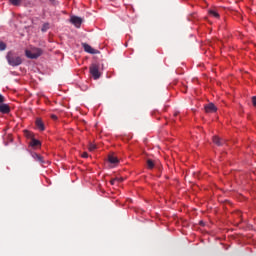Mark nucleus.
<instances>
[{"label":"nucleus","instance_id":"obj_18","mask_svg":"<svg viewBox=\"0 0 256 256\" xmlns=\"http://www.w3.org/2000/svg\"><path fill=\"white\" fill-rule=\"evenodd\" d=\"M7 49V44L5 42H0V51H5Z\"/></svg>","mask_w":256,"mask_h":256},{"label":"nucleus","instance_id":"obj_25","mask_svg":"<svg viewBox=\"0 0 256 256\" xmlns=\"http://www.w3.org/2000/svg\"><path fill=\"white\" fill-rule=\"evenodd\" d=\"M52 119H57V116L56 115H52Z\"/></svg>","mask_w":256,"mask_h":256},{"label":"nucleus","instance_id":"obj_21","mask_svg":"<svg viewBox=\"0 0 256 256\" xmlns=\"http://www.w3.org/2000/svg\"><path fill=\"white\" fill-rule=\"evenodd\" d=\"M117 178H113L110 180L111 185H115L117 183Z\"/></svg>","mask_w":256,"mask_h":256},{"label":"nucleus","instance_id":"obj_10","mask_svg":"<svg viewBox=\"0 0 256 256\" xmlns=\"http://www.w3.org/2000/svg\"><path fill=\"white\" fill-rule=\"evenodd\" d=\"M208 15L209 17H213L214 19H219L220 17L219 12H217V10L215 9L208 10Z\"/></svg>","mask_w":256,"mask_h":256},{"label":"nucleus","instance_id":"obj_13","mask_svg":"<svg viewBox=\"0 0 256 256\" xmlns=\"http://www.w3.org/2000/svg\"><path fill=\"white\" fill-rule=\"evenodd\" d=\"M213 142L217 145V146H222L224 144V140L220 139L217 136H214L213 138Z\"/></svg>","mask_w":256,"mask_h":256},{"label":"nucleus","instance_id":"obj_26","mask_svg":"<svg viewBox=\"0 0 256 256\" xmlns=\"http://www.w3.org/2000/svg\"><path fill=\"white\" fill-rule=\"evenodd\" d=\"M0 97H3V96L0 94Z\"/></svg>","mask_w":256,"mask_h":256},{"label":"nucleus","instance_id":"obj_5","mask_svg":"<svg viewBox=\"0 0 256 256\" xmlns=\"http://www.w3.org/2000/svg\"><path fill=\"white\" fill-rule=\"evenodd\" d=\"M70 23H72V25H75V27L79 28L81 27V23H83V19L77 16H72L70 18Z\"/></svg>","mask_w":256,"mask_h":256},{"label":"nucleus","instance_id":"obj_15","mask_svg":"<svg viewBox=\"0 0 256 256\" xmlns=\"http://www.w3.org/2000/svg\"><path fill=\"white\" fill-rule=\"evenodd\" d=\"M11 5H14V7H19L21 3H23V0H9Z\"/></svg>","mask_w":256,"mask_h":256},{"label":"nucleus","instance_id":"obj_3","mask_svg":"<svg viewBox=\"0 0 256 256\" xmlns=\"http://www.w3.org/2000/svg\"><path fill=\"white\" fill-rule=\"evenodd\" d=\"M101 66L99 64H92L90 66V74L92 75L93 79L97 80L101 77Z\"/></svg>","mask_w":256,"mask_h":256},{"label":"nucleus","instance_id":"obj_14","mask_svg":"<svg viewBox=\"0 0 256 256\" xmlns=\"http://www.w3.org/2000/svg\"><path fill=\"white\" fill-rule=\"evenodd\" d=\"M41 145V142L35 138H33L32 140H30V146H32L33 148L38 147Z\"/></svg>","mask_w":256,"mask_h":256},{"label":"nucleus","instance_id":"obj_23","mask_svg":"<svg viewBox=\"0 0 256 256\" xmlns=\"http://www.w3.org/2000/svg\"><path fill=\"white\" fill-rule=\"evenodd\" d=\"M252 104L256 107V97H252Z\"/></svg>","mask_w":256,"mask_h":256},{"label":"nucleus","instance_id":"obj_1","mask_svg":"<svg viewBox=\"0 0 256 256\" xmlns=\"http://www.w3.org/2000/svg\"><path fill=\"white\" fill-rule=\"evenodd\" d=\"M6 59L11 67H18V65L23 63L21 57L17 56V54H15L13 51L7 53Z\"/></svg>","mask_w":256,"mask_h":256},{"label":"nucleus","instance_id":"obj_16","mask_svg":"<svg viewBox=\"0 0 256 256\" xmlns=\"http://www.w3.org/2000/svg\"><path fill=\"white\" fill-rule=\"evenodd\" d=\"M147 166L149 169H153L155 167V163L151 159H148Z\"/></svg>","mask_w":256,"mask_h":256},{"label":"nucleus","instance_id":"obj_17","mask_svg":"<svg viewBox=\"0 0 256 256\" xmlns=\"http://www.w3.org/2000/svg\"><path fill=\"white\" fill-rule=\"evenodd\" d=\"M97 149V146L95 145V144H93V143H90L89 144V151L90 152H93V151H95Z\"/></svg>","mask_w":256,"mask_h":256},{"label":"nucleus","instance_id":"obj_20","mask_svg":"<svg viewBox=\"0 0 256 256\" xmlns=\"http://www.w3.org/2000/svg\"><path fill=\"white\" fill-rule=\"evenodd\" d=\"M116 179L117 183H122L124 181L123 177H116Z\"/></svg>","mask_w":256,"mask_h":256},{"label":"nucleus","instance_id":"obj_22","mask_svg":"<svg viewBox=\"0 0 256 256\" xmlns=\"http://www.w3.org/2000/svg\"><path fill=\"white\" fill-rule=\"evenodd\" d=\"M89 157V154L87 152L82 153V158L87 159Z\"/></svg>","mask_w":256,"mask_h":256},{"label":"nucleus","instance_id":"obj_8","mask_svg":"<svg viewBox=\"0 0 256 256\" xmlns=\"http://www.w3.org/2000/svg\"><path fill=\"white\" fill-rule=\"evenodd\" d=\"M0 113L2 114H9L10 113V107L7 104H0Z\"/></svg>","mask_w":256,"mask_h":256},{"label":"nucleus","instance_id":"obj_12","mask_svg":"<svg viewBox=\"0 0 256 256\" xmlns=\"http://www.w3.org/2000/svg\"><path fill=\"white\" fill-rule=\"evenodd\" d=\"M24 136L27 139H30V141H32L33 139H35V135L33 132L29 131V130H24Z\"/></svg>","mask_w":256,"mask_h":256},{"label":"nucleus","instance_id":"obj_7","mask_svg":"<svg viewBox=\"0 0 256 256\" xmlns=\"http://www.w3.org/2000/svg\"><path fill=\"white\" fill-rule=\"evenodd\" d=\"M32 157H33V159H34L35 161H37L38 163H41V164H44V163H45L44 157L41 156L40 154L36 153V152L32 153Z\"/></svg>","mask_w":256,"mask_h":256},{"label":"nucleus","instance_id":"obj_4","mask_svg":"<svg viewBox=\"0 0 256 256\" xmlns=\"http://www.w3.org/2000/svg\"><path fill=\"white\" fill-rule=\"evenodd\" d=\"M84 51L86 53H90V55H97L99 53V50H95V48L91 47L89 44H83Z\"/></svg>","mask_w":256,"mask_h":256},{"label":"nucleus","instance_id":"obj_2","mask_svg":"<svg viewBox=\"0 0 256 256\" xmlns=\"http://www.w3.org/2000/svg\"><path fill=\"white\" fill-rule=\"evenodd\" d=\"M25 55L28 59H39L43 55V49L37 47H30L25 50Z\"/></svg>","mask_w":256,"mask_h":256},{"label":"nucleus","instance_id":"obj_24","mask_svg":"<svg viewBox=\"0 0 256 256\" xmlns=\"http://www.w3.org/2000/svg\"><path fill=\"white\" fill-rule=\"evenodd\" d=\"M4 101H5L4 97H0V105H2Z\"/></svg>","mask_w":256,"mask_h":256},{"label":"nucleus","instance_id":"obj_19","mask_svg":"<svg viewBox=\"0 0 256 256\" xmlns=\"http://www.w3.org/2000/svg\"><path fill=\"white\" fill-rule=\"evenodd\" d=\"M49 29V24H44L42 27V31H47Z\"/></svg>","mask_w":256,"mask_h":256},{"label":"nucleus","instance_id":"obj_11","mask_svg":"<svg viewBox=\"0 0 256 256\" xmlns=\"http://www.w3.org/2000/svg\"><path fill=\"white\" fill-rule=\"evenodd\" d=\"M36 126L40 131H45V124L43 122V120L37 118L36 120Z\"/></svg>","mask_w":256,"mask_h":256},{"label":"nucleus","instance_id":"obj_9","mask_svg":"<svg viewBox=\"0 0 256 256\" xmlns=\"http://www.w3.org/2000/svg\"><path fill=\"white\" fill-rule=\"evenodd\" d=\"M108 161H109V163H111V164H113V165H116V164L119 163L118 157H116V156L113 155V154H109V155H108Z\"/></svg>","mask_w":256,"mask_h":256},{"label":"nucleus","instance_id":"obj_6","mask_svg":"<svg viewBox=\"0 0 256 256\" xmlns=\"http://www.w3.org/2000/svg\"><path fill=\"white\" fill-rule=\"evenodd\" d=\"M206 113H215L217 111L216 106L213 103H208L205 107Z\"/></svg>","mask_w":256,"mask_h":256}]
</instances>
